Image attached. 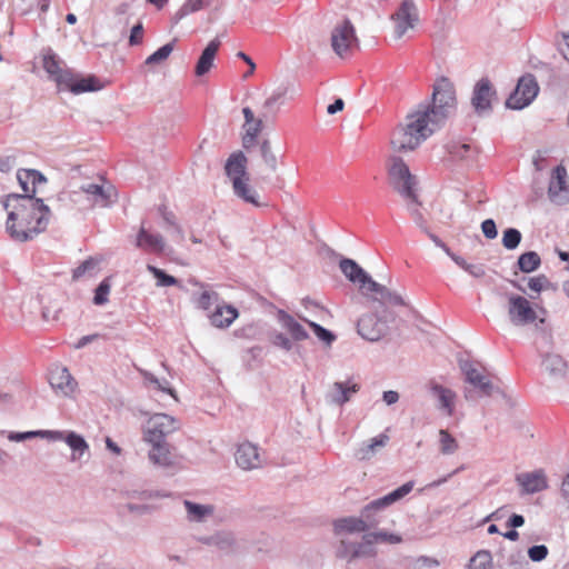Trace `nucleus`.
<instances>
[{
    "label": "nucleus",
    "instance_id": "nucleus-40",
    "mask_svg": "<svg viewBox=\"0 0 569 569\" xmlns=\"http://www.w3.org/2000/svg\"><path fill=\"white\" fill-rule=\"evenodd\" d=\"M517 264L520 271L530 273L540 267L541 259L536 251H527L519 256Z\"/></svg>",
    "mask_w": 569,
    "mask_h": 569
},
{
    "label": "nucleus",
    "instance_id": "nucleus-9",
    "mask_svg": "<svg viewBox=\"0 0 569 569\" xmlns=\"http://www.w3.org/2000/svg\"><path fill=\"white\" fill-rule=\"evenodd\" d=\"M358 46L355 28L350 20L345 19L338 23L331 33V47L340 57H347L351 50Z\"/></svg>",
    "mask_w": 569,
    "mask_h": 569
},
{
    "label": "nucleus",
    "instance_id": "nucleus-27",
    "mask_svg": "<svg viewBox=\"0 0 569 569\" xmlns=\"http://www.w3.org/2000/svg\"><path fill=\"white\" fill-rule=\"evenodd\" d=\"M17 179L24 194H31L33 197L37 192V186L47 182L46 177L34 169H19Z\"/></svg>",
    "mask_w": 569,
    "mask_h": 569
},
{
    "label": "nucleus",
    "instance_id": "nucleus-18",
    "mask_svg": "<svg viewBox=\"0 0 569 569\" xmlns=\"http://www.w3.org/2000/svg\"><path fill=\"white\" fill-rule=\"evenodd\" d=\"M49 382L52 389L64 397H71L78 386L68 368L57 366L50 371Z\"/></svg>",
    "mask_w": 569,
    "mask_h": 569
},
{
    "label": "nucleus",
    "instance_id": "nucleus-56",
    "mask_svg": "<svg viewBox=\"0 0 569 569\" xmlns=\"http://www.w3.org/2000/svg\"><path fill=\"white\" fill-rule=\"evenodd\" d=\"M293 340L282 332H277L272 336L271 342L273 346L289 352L293 348Z\"/></svg>",
    "mask_w": 569,
    "mask_h": 569
},
{
    "label": "nucleus",
    "instance_id": "nucleus-49",
    "mask_svg": "<svg viewBox=\"0 0 569 569\" xmlns=\"http://www.w3.org/2000/svg\"><path fill=\"white\" fill-rule=\"evenodd\" d=\"M522 239L521 232L516 228H508L503 231L502 246L508 250L518 248Z\"/></svg>",
    "mask_w": 569,
    "mask_h": 569
},
{
    "label": "nucleus",
    "instance_id": "nucleus-10",
    "mask_svg": "<svg viewBox=\"0 0 569 569\" xmlns=\"http://www.w3.org/2000/svg\"><path fill=\"white\" fill-rule=\"evenodd\" d=\"M395 22V37L400 39L405 33L416 27L419 21V13L413 0H402L398 10L392 13Z\"/></svg>",
    "mask_w": 569,
    "mask_h": 569
},
{
    "label": "nucleus",
    "instance_id": "nucleus-47",
    "mask_svg": "<svg viewBox=\"0 0 569 569\" xmlns=\"http://www.w3.org/2000/svg\"><path fill=\"white\" fill-rule=\"evenodd\" d=\"M439 443L442 455H452L459 448L457 440L445 429L439 431Z\"/></svg>",
    "mask_w": 569,
    "mask_h": 569
},
{
    "label": "nucleus",
    "instance_id": "nucleus-37",
    "mask_svg": "<svg viewBox=\"0 0 569 569\" xmlns=\"http://www.w3.org/2000/svg\"><path fill=\"white\" fill-rule=\"evenodd\" d=\"M448 151L453 159L472 162L477 157V148L471 143L452 142L448 146Z\"/></svg>",
    "mask_w": 569,
    "mask_h": 569
},
{
    "label": "nucleus",
    "instance_id": "nucleus-14",
    "mask_svg": "<svg viewBox=\"0 0 569 569\" xmlns=\"http://www.w3.org/2000/svg\"><path fill=\"white\" fill-rule=\"evenodd\" d=\"M460 368L466 377V381L472 385L481 396L490 397L496 392L501 393V390L482 371L478 370L472 362H461Z\"/></svg>",
    "mask_w": 569,
    "mask_h": 569
},
{
    "label": "nucleus",
    "instance_id": "nucleus-57",
    "mask_svg": "<svg viewBox=\"0 0 569 569\" xmlns=\"http://www.w3.org/2000/svg\"><path fill=\"white\" fill-rule=\"evenodd\" d=\"M355 545L356 542H351L346 539L340 540L337 547L336 556L340 559H348L349 561H351V552L353 550Z\"/></svg>",
    "mask_w": 569,
    "mask_h": 569
},
{
    "label": "nucleus",
    "instance_id": "nucleus-51",
    "mask_svg": "<svg viewBox=\"0 0 569 569\" xmlns=\"http://www.w3.org/2000/svg\"><path fill=\"white\" fill-rule=\"evenodd\" d=\"M111 286L108 279L102 280L94 291L93 303L97 306H103L108 302Z\"/></svg>",
    "mask_w": 569,
    "mask_h": 569
},
{
    "label": "nucleus",
    "instance_id": "nucleus-30",
    "mask_svg": "<svg viewBox=\"0 0 569 569\" xmlns=\"http://www.w3.org/2000/svg\"><path fill=\"white\" fill-rule=\"evenodd\" d=\"M370 293H375L376 297H373V300L379 301L381 305H405V300L399 293L389 290L386 286H382L375 280L370 282L366 296H369Z\"/></svg>",
    "mask_w": 569,
    "mask_h": 569
},
{
    "label": "nucleus",
    "instance_id": "nucleus-21",
    "mask_svg": "<svg viewBox=\"0 0 569 569\" xmlns=\"http://www.w3.org/2000/svg\"><path fill=\"white\" fill-rule=\"evenodd\" d=\"M247 157L242 151L232 152L226 161L224 172L231 180L232 184L234 181H242L248 178L247 173Z\"/></svg>",
    "mask_w": 569,
    "mask_h": 569
},
{
    "label": "nucleus",
    "instance_id": "nucleus-64",
    "mask_svg": "<svg viewBox=\"0 0 569 569\" xmlns=\"http://www.w3.org/2000/svg\"><path fill=\"white\" fill-rule=\"evenodd\" d=\"M402 541L401 536L387 531H378V542H387L390 545H397Z\"/></svg>",
    "mask_w": 569,
    "mask_h": 569
},
{
    "label": "nucleus",
    "instance_id": "nucleus-34",
    "mask_svg": "<svg viewBox=\"0 0 569 569\" xmlns=\"http://www.w3.org/2000/svg\"><path fill=\"white\" fill-rule=\"evenodd\" d=\"M333 530L337 535L347 532H366L368 531V526L362 521L361 516L359 517H345L337 519L333 522Z\"/></svg>",
    "mask_w": 569,
    "mask_h": 569
},
{
    "label": "nucleus",
    "instance_id": "nucleus-52",
    "mask_svg": "<svg viewBox=\"0 0 569 569\" xmlns=\"http://www.w3.org/2000/svg\"><path fill=\"white\" fill-rule=\"evenodd\" d=\"M218 299L219 295L217 292L204 290L197 299V307L202 310H209Z\"/></svg>",
    "mask_w": 569,
    "mask_h": 569
},
{
    "label": "nucleus",
    "instance_id": "nucleus-11",
    "mask_svg": "<svg viewBox=\"0 0 569 569\" xmlns=\"http://www.w3.org/2000/svg\"><path fill=\"white\" fill-rule=\"evenodd\" d=\"M358 333L368 341L380 340L388 331V321L385 316L376 313L363 315L357 323Z\"/></svg>",
    "mask_w": 569,
    "mask_h": 569
},
{
    "label": "nucleus",
    "instance_id": "nucleus-44",
    "mask_svg": "<svg viewBox=\"0 0 569 569\" xmlns=\"http://www.w3.org/2000/svg\"><path fill=\"white\" fill-rule=\"evenodd\" d=\"M469 569H493V560L490 551L479 550L470 559Z\"/></svg>",
    "mask_w": 569,
    "mask_h": 569
},
{
    "label": "nucleus",
    "instance_id": "nucleus-23",
    "mask_svg": "<svg viewBox=\"0 0 569 569\" xmlns=\"http://www.w3.org/2000/svg\"><path fill=\"white\" fill-rule=\"evenodd\" d=\"M429 391L437 399L438 409L446 416H452L455 411V391L433 381L429 383Z\"/></svg>",
    "mask_w": 569,
    "mask_h": 569
},
{
    "label": "nucleus",
    "instance_id": "nucleus-54",
    "mask_svg": "<svg viewBox=\"0 0 569 569\" xmlns=\"http://www.w3.org/2000/svg\"><path fill=\"white\" fill-rule=\"evenodd\" d=\"M410 202L411 203L408 204V210H409L415 223L423 232H428L427 221H426L423 214L421 213V211L418 209V206L420 204L419 201L417 203L412 202V201H410Z\"/></svg>",
    "mask_w": 569,
    "mask_h": 569
},
{
    "label": "nucleus",
    "instance_id": "nucleus-42",
    "mask_svg": "<svg viewBox=\"0 0 569 569\" xmlns=\"http://www.w3.org/2000/svg\"><path fill=\"white\" fill-rule=\"evenodd\" d=\"M209 4L210 0H186L181 8L176 12L174 18L176 20H181L190 13L207 8Z\"/></svg>",
    "mask_w": 569,
    "mask_h": 569
},
{
    "label": "nucleus",
    "instance_id": "nucleus-5",
    "mask_svg": "<svg viewBox=\"0 0 569 569\" xmlns=\"http://www.w3.org/2000/svg\"><path fill=\"white\" fill-rule=\"evenodd\" d=\"M413 488V482L408 481L397 488L396 490L389 492L388 495L375 499L366 505L361 511L360 516L362 521L368 526V530L373 529L379 526L381 522V512L392 503L399 501L405 496L411 492Z\"/></svg>",
    "mask_w": 569,
    "mask_h": 569
},
{
    "label": "nucleus",
    "instance_id": "nucleus-20",
    "mask_svg": "<svg viewBox=\"0 0 569 569\" xmlns=\"http://www.w3.org/2000/svg\"><path fill=\"white\" fill-rule=\"evenodd\" d=\"M236 462L243 470H252L262 466L259 448L251 442H243L236 451Z\"/></svg>",
    "mask_w": 569,
    "mask_h": 569
},
{
    "label": "nucleus",
    "instance_id": "nucleus-19",
    "mask_svg": "<svg viewBox=\"0 0 569 569\" xmlns=\"http://www.w3.org/2000/svg\"><path fill=\"white\" fill-rule=\"evenodd\" d=\"M339 267L345 277L359 286L363 295H367L368 287L373 279L352 259L343 258Z\"/></svg>",
    "mask_w": 569,
    "mask_h": 569
},
{
    "label": "nucleus",
    "instance_id": "nucleus-31",
    "mask_svg": "<svg viewBox=\"0 0 569 569\" xmlns=\"http://www.w3.org/2000/svg\"><path fill=\"white\" fill-rule=\"evenodd\" d=\"M219 39L211 40L208 46L203 49L196 64L194 72L198 77L204 76L209 72L213 64L214 57L219 50Z\"/></svg>",
    "mask_w": 569,
    "mask_h": 569
},
{
    "label": "nucleus",
    "instance_id": "nucleus-35",
    "mask_svg": "<svg viewBox=\"0 0 569 569\" xmlns=\"http://www.w3.org/2000/svg\"><path fill=\"white\" fill-rule=\"evenodd\" d=\"M232 189L234 194L242 199L244 202L251 203L254 207H260L261 202L259 201V194L254 188L249 184V177L242 181H234L232 184Z\"/></svg>",
    "mask_w": 569,
    "mask_h": 569
},
{
    "label": "nucleus",
    "instance_id": "nucleus-32",
    "mask_svg": "<svg viewBox=\"0 0 569 569\" xmlns=\"http://www.w3.org/2000/svg\"><path fill=\"white\" fill-rule=\"evenodd\" d=\"M238 310L230 306H218L216 310L210 315V322L216 328H228L238 318Z\"/></svg>",
    "mask_w": 569,
    "mask_h": 569
},
{
    "label": "nucleus",
    "instance_id": "nucleus-36",
    "mask_svg": "<svg viewBox=\"0 0 569 569\" xmlns=\"http://www.w3.org/2000/svg\"><path fill=\"white\" fill-rule=\"evenodd\" d=\"M389 437L387 435H379L375 438H371L368 442H363L360 448L356 452V457L359 460H369L371 459L377 448H382L388 442Z\"/></svg>",
    "mask_w": 569,
    "mask_h": 569
},
{
    "label": "nucleus",
    "instance_id": "nucleus-62",
    "mask_svg": "<svg viewBox=\"0 0 569 569\" xmlns=\"http://www.w3.org/2000/svg\"><path fill=\"white\" fill-rule=\"evenodd\" d=\"M39 438L50 441H64L67 431L61 430H39Z\"/></svg>",
    "mask_w": 569,
    "mask_h": 569
},
{
    "label": "nucleus",
    "instance_id": "nucleus-4",
    "mask_svg": "<svg viewBox=\"0 0 569 569\" xmlns=\"http://www.w3.org/2000/svg\"><path fill=\"white\" fill-rule=\"evenodd\" d=\"M388 177L392 188L400 193L406 200L418 202L416 193L417 179L411 174L407 163L397 156H392L388 160Z\"/></svg>",
    "mask_w": 569,
    "mask_h": 569
},
{
    "label": "nucleus",
    "instance_id": "nucleus-61",
    "mask_svg": "<svg viewBox=\"0 0 569 569\" xmlns=\"http://www.w3.org/2000/svg\"><path fill=\"white\" fill-rule=\"evenodd\" d=\"M143 39V26L141 22L137 23L131 28L129 36V44L138 46L142 42Z\"/></svg>",
    "mask_w": 569,
    "mask_h": 569
},
{
    "label": "nucleus",
    "instance_id": "nucleus-12",
    "mask_svg": "<svg viewBox=\"0 0 569 569\" xmlns=\"http://www.w3.org/2000/svg\"><path fill=\"white\" fill-rule=\"evenodd\" d=\"M496 99V90L487 78L480 79L472 92L471 104L478 116H488L492 110V100Z\"/></svg>",
    "mask_w": 569,
    "mask_h": 569
},
{
    "label": "nucleus",
    "instance_id": "nucleus-6",
    "mask_svg": "<svg viewBox=\"0 0 569 569\" xmlns=\"http://www.w3.org/2000/svg\"><path fill=\"white\" fill-rule=\"evenodd\" d=\"M505 297L508 317L513 326L522 327L536 321L537 312L527 298L516 293H505Z\"/></svg>",
    "mask_w": 569,
    "mask_h": 569
},
{
    "label": "nucleus",
    "instance_id": "nucleus-45",
    "mask_svg": "<svg viewBox=\"0 0 569 569\" xmlns=\"http://www.w3.org/2000/svg\"><path fill=\"white\" fill-rule=\"evenodd\" d=\"M147 270L157 279V287L179 286V280L173 276L167 274L162 269L147 264Z\"/></svg>",
    "mask_w": 569,
    "mask_h": 569
},
{
    "label": "nucleus",
    "instance_id": "nucleus-28",
    "mask_svg": "<svg viewBox=\"0 0 569 569\" xmlns=\"http://www.w3.org/2000/svg\"><path fill=\"white\" fill-rule=\"evenodd\" d=\"M63 87L74 94L93 92L102 88L100 80L97 77L88 76L83 78H77L72 71L70 73V80L67 81Z\"/></svg>",
    "mask_w": 569,
    "mask_h": 569
},
{
    "label": "nucleus",
    "instance_id": "nucleus-59",
    "mask_svg": "<svg viewBox=\"0 0 569 569\" xmlns=\"http://www.w3.org/2000/svg\"><path fill=\"white\" fill-rule=\"evenodd\" d=\"M528 556L535 562L542 561L548 556V548L545 545L532 546L528 549Z\"/></svg>",
    "mask_w": 569,
    "mask_h": 569
},
{
    "label": "nucleus",
    "instance_id": "nucleus-41",
    "mask_svg": "<svg viewBox=\"0 0 569 569\" xmlns=\"http://www.w3.org/2000/svg\"><path fill=\"white\" fill-rule=\"evenodd\" d=\"M262 129V120H257L250 124H243L244 134L242 137V146L244 149L251 148Z\"/></svg>",
    "mask_w": 569,
    "mask_h": 569
},
{
    "label": "nucleus",
    "instance_id": "nucleus-39",
    "mask_svg": "<svg viewBox=\"0 0 569 569\" xmlns=\"http://www.w3.org/2000/svg\"><path fill=\"white\" fill-rule=\"evenodd\" d=\"M542 366L553 377H562L566 373V361L559 355L549 353L545 357Z\"/></svg>",
    "mask_w": 569,
    "mask_h": 569
},
{
    "label": "nucleus",
    "instance_id": "nucleus-25",
    "mask_svg": "<svg viewBox=\"0 0 569 569\" xmlns=\"http://www.w3.org/2000/svg\"><path fill=\"white\" fill-rule=\"evenodd\" d=\"M517 482L525 493H536L548 488V482L542 470L523 472L517 476Z\"/></svg>",
    "mask_w": 569,
    "mask_h": 569
},
{
    "label": "nucleus",
    "instance_id": "nucleus-33",
    "mask_svg": "<svg viewBox=\"0 0 569 569\" xmlns=\"http://www.w3.org/2000/svg\"><path fill=\"white\" fill-rule=\"evenodd\" d=\"M183 506L187 511V519L191 522H202L214 512L211 505H201L190 500H183Z\"/></svg>",
    "mask_w": 569,
    "mask_h": 569
},
{
    "label": "nucleus",
    "instance_id": "nucleus-8",
    "mask_svg": "<svg viewBox=\"0 0 569 569\" xmlns=\"http://www.w3.org/2000/svg\"><path fill=\"white\" fill-rule=\"evenodd\" d=\"M539 92V86L532 74L522 76L516 89L506 101L509 109L521 110L529 106Z\"/></svg>",
    "mask_w": 569,
    "mask_h": 569
},
{
    "label": "nucleus",
    "instance_id": "nucleus-55",
    "mask_svg": "<svg viewBox=\"0 0 569 569\" xmlns=\"http://www.w3.org/2000/svg\"><path fill=\"white\" fill-rule=\"evenodd\" d=\"M96 267H97V261H94L92 258L84 260L81 264H79L73 270L72 279L79 280L86 273H91L96 269Z\"/></svg>",
    "mask_w": 569,
    "mask_h": 569
},
{
    "label": "nucleus",
    "instance_id": "nucleus-43",
    "mask_svg": "<svg viewBox=\"0 0 569 569\" xmlns=\"http://www.w3.org/2000/svg\"><path fill=\"white\" fill-rule=\"evenodd\" d=\"M299 319L306 322L311 328L317 338L325 342L327 346H331L332 342L336 340V336L330 330L326 329L319 323L313 322L302 316H299Z\"/></svg>",
    "mask_w": 569,
    "mask_h": 569
},
{
    "label": "nucleus",
    "instance_id": "nucleus-26",
    "mask_svg": "<svg viewBox=\"0 0 569 569\" xmlns=\"http://www.w3.org/2000/svg\"><path fill=\"white\" fill-rule=\"evenodd\" d=\"M277 320L293 341H303L309 338L306 328L287 311L279 309L277 311Z\"/></svg>",
    "mask_w": 569,
    "mask_h": 569
},
{
    "label": "nucleus",
    "instance_id": "nucleus-1",
    "mask_svg": "<svg viewBox=\"0 0 569 569\" xmlns=\"http://www.w3.org/2000/svg\"><path fill=\"white\" fill-rule=\"evenodd\" d=\"M2 207L8 212L6 230L19 242L30 241L43 232L51 218L50 208L31 194H8L2 199Z\"/></svg>",
    "mask_w": 569,
    "mask_h": 569
},
{
    "label": "nucleus",
    "instance_id": "nucleus-38",
    "mask_svg": "<svg viewBox=\"0 0 569 569\" xmlns=\"http://www.w3.org/2000/svg\"><path fill=\"white\" fill-rule=\"evenodd\" d=\"M64 442L72 450L71 461L80 459L89 450L86 439L74 431H67Z\"/></svg>",
    "mask_w": 569,
    "mask_h": 569
},
{
    "label": "nucleus",
    "instance_id": "nucleus-3",
    "mask_svg": "<svg viewBox=\"0 0 569 569\" xmlns=\"http://www.w3.org/2000/svg\"><path fill=\"white\" fill-rule=\"evenodd\" d=\"M417 108L427 111L431 122L440 128L457 108L453 84L446 78L440 79L433 87L432 103H420Z\"/></svg>",
    "mask_w": 569,
    "mask_h": 569
},
{
    "label": "nucleus",
    "instance_id": "nucleus-13",
    "mask_svg": "<svg viewBox=\"0 0 569 569\" xmlns=\"http://www.w3.org/2000/svg\"><path fill=\"white\" fill-rule=\"evenodd\" d=\"M134 246L147 253L157 256H161L168 251V246L163 236L159 232H152L147 229L144 222L141 223V227L138 230Z\"/></svg>",
    "mask_w": 569,
    "mask_h": 569
},
{
    "label": "nucleus",
    "instance_id": "nucleus-48",
    "mask_svg": "<svg viewBox=\"0 0 569 569\" xmlns=\"http://www.w3.org/2000/svg\"><path fill=\"white\" fill-rule=\"evenodd\" d=\"M260 153L266 167L270 171L274 172L278 168V159L277 156L272 152L270 142L268 140H263L261 142Z\"/></svg>",
    "mask_w": 569,
    "mask_h": 569
},
{
    "label": "nucleus",
    "instance_id": "nucleus-60",
    "mask_svg": "<svg viewBox=\"0 0 569 569\" xmlns=\"http://www.w3.org/2000/svg\"><path fill=\"white\" fill-rule=\"evenodd\" d=\"M482 233L487 239H495L498 236L497 226L493 219H486L481 223Z\"/></svg>",
    "mask_w": 569,
    "mask_h": 569
},
{
    "label": "nucleus",
    "instance_id": "nucleus-22",
    "mask_svg": "<svg viewBox=\"0 0 569 569\" xmlns=\"http://www.w3.org/2000/svg\"><path fill=\"white\" fill-rule=\"evenodd\" d=\"M360 390V385L350 380L342 382L337 381L332 385L327 393V400L330 403L342 406L348 402L351 397Z\"/></svg>",
    "mask_w": 569,
    "mask_h": 569
},
{
    "label": "nucleus",
    "instance_id": "nucleus-63",
    "mask_svg": "<svg viewBox=\"0 0 569 569\" xmlns=\"http://www.w3.org/2000/svg\"><path fill=\"white\" fill-rule=\"evenodd\" d=\"M128 496L131 499H141V500L166 497V495H162L159 491H149V490L132 491V492H129Z\"/></svg>",
    "mask_w": 569,
    "mask_h": 569
},
{
    "label": "nucleus",
    "instance_id": "nucleus-2",
    "mask_svg": "<svg viewBox=\"0 0 569 569\" xmlns=\"http://www.w3.org/2000/svg\"><path fill=\"white\" fill-rule=\"evenodd\" d=\"M439 127L431 122L427 111L417 108L406 117V122L397 126L390 138V144L395 152H408L418 148Z\"/></svg>",
    "mask_w": 569,
    "mask_h": 569
},
{
    "label": "nucleus",
    "instance_id": "nucleus-53",
    "mask_svg": "<svg viewBox=\"0 0 569 569\" xmlns=\"http://www.w3.org/2000/svg\"><path fill=\"white\" fill-rule=\"evenodd\" d=\"M528 287L530 290L539 293L542 290L552 288V283L545 274H539L529 279Z\"/></svg>",
    "mask_w": 569,
    "mask_h": 569
},
{
    "label": "nucleus",
    "instance_id": "nucleus-29",
    "mask_svg": "<svg viewBox=\"0 0 569 569\" xmlns=\"http://www.w3.org/2000/svg\"><path fill=\"white\" fill-rule=\"evenodd\" d=\"M197 541L224 552L233 550L236 543L233 535L228 531H218L210 536H200L197 537Z\"/></svg>",
    "mask_w": 569,
    "mask_h": 569
},
{
    "label": "nucleus",
    "instance_id": "nucleus-17",
    "mask_svg": "<svg viewBox=\"0 0 569 569\" xmlns=\"http://www.w3.org/2000/svg\"><path fill=\"white\" fill-rule=\"evenodd\" d=\"M548 194L552 202L562 204L569 201V188L567 184V170L562 166L553 169L548 188Z\"/></svg>",
    "mask_w": 569,
    "mask_h": 569
},
{
    "label": "nucleus",
    "instance_id": "nucleus-50",
    "mask_svg": "<svg viewBox=\"0 0 569 569\" xmlns=\"http://www.w3.org/2000/svg\"><path fill=\"white\" fill-rule=\"evenodd\" d=\"M159 211H160V214H161L164 223L168 227H171L173 229L178 240L182 241L184 239V233H183V230L180 227V224L177 222L176 216L173 214V212L168 211L166 207H160Z\"/></svg>",
    "mask_w": 569,
    "mask_h": 569
},
{
    "label": "nucleus",
    "instance_id": "nucleus-16",
    "mask_svg": "<svg viewBox=\"0 0 569 569\" xmlns=\"http://www.w3.org/2000/svg\"><path fill=\"white\" fill-rule=\"evenodd\" d=\"M42 66L49 78L53 80L59 88H62L70 80L71 70L66 68L64 62L49 49L43 54Z\"/></svg>",
    "mask_w": 569,
    "mask_h": 569
},
{
    "label": "nucleus",
    "instance_id": "nucleus-24",
    "mask_svg": "<svg viewBox=\"0 0 569 569\" xmlns=\"http://www.w3.org/2000/svg\"><path fill=\"white\" fill-rule=\"evenodd\" d=\"M81 191L92 197L93 203L100 207L110 206L117 196L116 189L112 186H101L97 183H86L81 186Z\"/></svg>",
    "mask_w": 569,
    "mask_h": 569
},
{
    "label": "nucleus",
    "instance_id": "nucleus-58",
    "mask_svg": "<svg viewBox=\"0 0 569 569\" xmlns=\"http://www.w3.org/2000/svg\"><path fill=\"white\" fill-rule=\"evenodd\" d=\"M376 550L363 542H356L351 552L352 560L361 557H375Z\"/></svg>",
    "mask_w": 569,
    "mask_h": 569
},
{
    "label": "nucleus",
    "instance_id": "nucleus-7",
    "mask_svg": "<svg viewBox=\"0 0 569 569\" xmlns=\"http://www.w3.org/2000/svg\"><path fill=\"white\" fill-rule=\"evenodd\" d=\"M180 428V422L167 413H156L147 422L143 431L144 441L167 442L166 438Z\"/></svg>",
    "mask_w": 569,
    "mask_h": 569
},
{
    "label": "nucleus",
    "instance_id": "nucleus-46",
    "mask_svg": "<svg viewBox=\"0 0 569 569\" xmlns=\"http://www.w3.org/2000/svg\"><path fill=\"white\" fill-rule=\"evenodd\" d=\"M173 48H174L173 42L166 43L164 46H162L158 50H156L152 54H150L146 59L144 64L153 66V64H159V63L163 62L172 53Z\"/></svg>",
    "mask_w": 569,
    "mask_h": 569
},
{
    "label": "nucleus",
    "instance_id": "nucleus-15",
    "mask_svg": "<svg viewBox=\"0 0 569 569\" xmlns=\"http://www.w3.org/2000/svg\"><path fill=\"white\" fill-rule=\"evenodd\" d=\"M151 448L148 451L149 461L160 468H174L178 465V456L174 448L168 442L147 441Z\"/></svg>",
    "mask_w": 569,
    "mask_h": 569
}]
</instances>
